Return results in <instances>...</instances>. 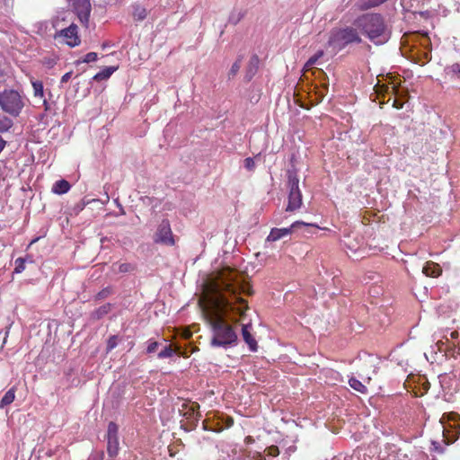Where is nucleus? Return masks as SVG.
<instances>
[{"instance_id":"nucleus-7","label":"nucleus","mask_w":460,"mask_h":460,"mask_svg":"<svg viewBox=\"0 0 460 460\" xmlns=\"http://www.w3.org/2000/svg\"><path fill=\"white\" fill-rule=\"evenodd\" d=\"M154 242L166 246L174 245L175 241L168 220L164 219L159 224L154 235Z\"/></svg>"},{"instance_id":"nucleus-20","label":"nucleus","mask_w":460,"mask_h":460,"mask_svg":"<svg viewBox=\"0 0 460 460\" xmlns=\"http://www.w3.org/2000/svg\"><path fill=\"white\" fill-rule=\"evenodd\" d=\"M349 384L350 387H352L354 390L365 394L367 393L366 385H363L359 380H358L355 377H350L349 380Z\"/></svg>"},{"instance_id":"nucleus-1","label":"nucleus","mask_w":460,"mask_h":460,"mask_svg":"<svg viewBox=\"0 0 460 460\" xmlns=\"http://www.w3.org/2000/svg\"><path fill=\"white\" fill-rule=\"evenodd\" d=\"M239 293L250 294L251 288L230 269L224 270L217 279H209L202 286L199 305L211 326V345L214 347L226 348L236 344L237 334L225 317L232 313L238 314L240 321H245L248 306L243 299L237 296Z\"/></svg>"},{"instance_id":"nucleus-35","label":"nucleus","mask_w":460,"mask_h":460,"mask_svg":"<svg viewBox=\"0 0 460 460\" xmlns=\"http://www.w3.org/2000/svg\"><path fill=\"white\" fill-rule=\"evenodd\" d=\"M268 453L271 456H276L279 455V448L277 447H270L268 448Z\"/></svg>"},{"instance_id":"nucleus-42","label":"nucleus","mask_w":460,"mask_h":460,"mask_svg":"<svg viewBox=\"0 0 460 460\" xmlns=\"http://www.w3.org/2000/svg\"><path fill=\"white\" fill-rule=\"evenodd\" d=\"M349 248L350 250H354V251H356V250H357L356 248L351 247V246H349Z\"/></svg>"},{"instance_id":"nucleus-32","label":"nucleus","mask_w":460,"mask_h":460,"mask_svg":"<svg viewBox=\"0 0 460 460\" xmlns=\"http://www.w3.org/2000/svg\"><path fill=\"white\" fill-rule=\"evenodd\" d=\"M244 167L248 170V171H253L254 168H255V162L253 160V158L252 157H248L244 160Z\"/></svg>"},{"instance_id":"nucleus-28","label":"nucleus","mask_w":460,"mask_h":460,"mask_svg":"<svg viewBox=\"0 0 460 460\" xmlns=\"http://www.w3.org/2000/svg\"><path fill=\"white\" fill-rule=\"evenodd\" d=\"M111 305H105L98 308L95 312L98 318L102 317V315L108 314L110 312Z\"/></svg>"},{"instance_id":"nucleus-37","label":"nucleus","mask_w":460,"mask_h":460,"mask_svg":"<svg viewBox=\"0 0 460 460\" xmlns=\"http://www.w3.org/2000/svg\"><path fill=\"white\" fill-rule=\"evenodd\" d=\"M259 59L256 56H253L250 60V66H254V70L257 69Z\"/></svg>"},{"instance_id":"nucleus-23","label":"nucleus","mask_w":460,"mask_h":460,"mask_svg":"<svg viewBox=\"0 0 460 460\" xmlns=\"http://www.w3.org/2000/svg\"><path fill=\"white\" fill-rule=\"evenodd\" d=\"M385 1L386 0H367L366 2H364V3H362L360 4V7L362 9H368V8H371V7L377 6V5L383 4Z\"/></svg>"},{"instance_id":"nucleus-8","label":"nucleus","mask_w":460,"mask_h":460,"mask_svg":"<svg viewBox=\"0 0 460 460\" xmlns=\"http://www.w3.org/2000/svg\"><path fill=\"white\" fill-rule=\"evenodd\" d=\"M299 226L319 228V226L315 224H307L303 221H296L289 227L272 228L270 232V234L266 238V242H276L280 240L289 235L293 230L297 229Z\"/></svg>"},{"instance_id":"nucleus-5","label":"nucleus","mask_w":460,"mask_h":460,"mask_svg":"<svg viewBox=\"0 0 460 460\" xmlns=\"http://www.w3.org/2000/svg\"><path fill=\"white\" fill-rule=\"evenodd\" d=\"M439 424L446 443L448 445L454 442L460 434V416L456 412L444 413Z\"/></svg>"},{"instance_id":"nucleus-41","label":"nucleus","mask_w":460,"mask_h":460,"mask_svg":"<svg viewBox=\"0 0 460 460\" xmlns=\"http://www.w3.org/2000/svg\"><path fill=\"white\" fill-rule=\"evenodd\" d=\"M450 335H451L452 338H456L458 335V333L456 332H451Z\"/></svg>"},{"instance_id":"nucleus-39","label":"nucleus","mask_w":460,"mask_h":460,"mask_svg":"<svg viewBox=\"0 0 460 460\" xmlns=\"http://www.w3.org/2000/svg\"><path fill=\"white\" fill-rule=\"evenodd\" d=\"M4 86V75L0 74V93H2V88Z\"/></svg>"},{"instance_id":"nucleus-15","label":"nucleus","mask_w":460,"mask_h":460,"mask_svg":"<svg viewBox=\"0 0 460 460\" xmlns=\"http://www.w3.org/2000/svg\"><path fill=\"white\" fill-rule=\"evenodd\" d=\"M118 69V66H106L100 72H98L94 76L93 79L95 81H102L108 79L116 70Z\"/></svg>"},{"instance_id":"nucleus-36","label":"nucleus","mask_w":460,"mask_h":460,"mask_svg":"<svg viewBox=\"0 0 460 460\" xmlns=\"http://www.w3.org/2000/svg\"><path fill=\"white\" fill-rule=\"evenodd\" d=\"M72 76V72H67L62 77H61V80H60V83L61 84H65L66 82H68L70 80Z\"/></svg>"},{"instance_id":"nucleus-9","label":"nucleus","mask_w":460,"mask_h":460,"mask_svg":"<svg viewBox=\"0 0 460 460\" xmlns=\"http://www.w3.org/2000/svg\"><path fill=\"white\" fill-rule=\"evenodd\" d=\"M56 39L61 40L64 43L72 48L78 46L81 41L78 36V28L75 24H71L69 27L58 32Z\"/></svg>"},{"instance_id":"nucleus-4","label":"nucleus","mask_w":460,"mask_h":460,"mask_svg":"<svg viewBox=\"0 0 460 460\" xmlns=\"http://www.w3.org/2000/svg\"><path fill=\"white\" fill-rule=\"evenodd\" d=\"M23 106V99L17 91L4 89L0 93V107L4 112L12 116H18Z\"/></svg>"},{"instance_id":"nucleus-14","label":"nucleus","mask_w":460,"mask_h":460,"mask_svg":"<svg viewBox=\"0 0 460 460\" xmlns=\"http://www.w3.org/2000/svg\"><path fill=\"white\" fill-rule=\"evenodd\" d=\"M71 185L66 180L57 181L52 186V191L56 194L61 195L69 191Z\"/></svg>"},{"instance_id":"nucleus-21","label":"nucleus","mask_w":460,"mask_h":460,"mask_svg":"<svg viewBox=\"0 0 460 460\" xmlns=\"http://www.w3.org/2000/svg\"><path fill=\"white\" fill-rule=\"evenodd\" d=\"M323 56V51L319 50L314 56H312L308 61L305 63V68L309 69L313 67L314 65L318 64V60Z\"/></svg>"},{"instance_id":"nucleus-26","label":"nucleus","mask_w":460,"mask_h":460,"mask_svg":"<svg viewBox=\"0 0 460 460\" xmlns=\"http://www.w3.org/2000/svg\"><path fill=\"white\" fill-rule=\"evenodd\" d=\"M14 0H0V12H8L13 5Z\"/></svg>"},{"instance_id":"nucleus-16","label":"nucleus","mask_w":460,"mask_h":460,"mask_svg":"<svg viewBox=\"0 0 460 460\" xmlns=\"http://www.w3.org/2000/svg\"><path fill=\"white\" fill-rule=\"evenodd\" d=\"M15 399V389L13 387L9 389L0 401V408L3 409L5 406L11 404Z\"/></svg>"},{"instance_id":"nucleus-6","label":"nucleus","mask_w":460,"mask_h":460,"mask_svg":"<svg viewBox=\"0 0 460 460\" xmlns=\"http://www.w3.org/2000/svg\"><path fill=\"white\" fill-rule=\"evenodd\" d=\"M299 180L296 173L288 172V204L286 210L292 212L301 208L302 206V193L298 187Z\"/></svg>"},{"instance_id":"nucleus-34","label":"nucleus","mask_w":460,"mask_h":460,"mask_svg":"<svg viewBox=\"0 0 460 460\" xmlns=\"http://www.w3.org/2000/svg\"><path fill=\"white\" fill-rule=\"evenodd\" d=\"M241 17V13H238L236 15L233 13L229 17V22L235 24L240 21Z\"/></svg>"},{"instance_id":"nucleus-33","label":"nucleus","mask_w":460,"mask_h":460,"mask_svg":"<svg viewBox=\"0 0 460 460\" xmlns=\"http://www.w3.org/2000/svg\"><path fill=\"white\" fill-rule=\"evenodd\" d=\"M157 347L158 343L156 341H152L148 344L146 350L148 353H153L156 350Z\"/></svg>"},{"instance_id":"nucleus-40","label":"nucleus","mask_w":460,"mask_h":460,"mask_svg":"<svg viewBox=\"0 0 460 460\" xmlns=\"http://www.w3.org/2000/svg\"><path fill=\"white\" fill-rule=\"evenodd\" d=\"M120 270H121V271H127V270H128V266H127V265H125V264L121 265V266H120Z\"/></svg>"},{"instance_id":"nucleus-13","label":"nucleus","mask_w":460,"mask_h":460,"mask_svg":"<svg viewBox=\"0 0 460 460\" xmlns=\"http://www.w3.org/2000/svg\"><path fill=\"white\" fill-rule=\"evenodd\" d=\"M422 272L428 277L437 278L441 274L442 270L438 263L429 261L424 265Z\"/></svg>"},{"instance_id":"nucleus-12","label":"nucleus","mask_w":460,"mask_h":460,"mask_svg":"<svg viewBox=\"0 0 460 460\" xmlns=\"http://www.w3.org/2000/svg\"><path fill=\"white\" fill-rule=\"evenodd\" d=\"M31 83L33 88L34 97L36 99H39L45 107V110L48 111L49 109V106L44 95V87L42 82L31 79Z\"/></svg>"},{"instance_id":"nucleus-3","label":"nucleus","mask_w":460,"mask_h":460,"mask_svg":"<svg viewBox=\"0 0 460 460\" xmlns=\"http://www.w3.org/2000/svg\"><path fill=\"white\" fill-rule=\"evenodd\" d=\"M361 39L353 28L335 29L330 32L327 47L332 54H336L350 43H359Z\"/></svg>"},{"instance_id":"nucleus-10","label":"nucleus","mask_w":460,"mask_h":460,"mask_svg":"<svg viewBox=\"0 0 460 460\" xmlns=\"http://www.w3.org/2000/svg\"><path fill=\"white\" fill-rule=\"evenodd\" d=\"M72 5L82 23L86 24L88 22L91 3L90 0H70Z\"/></svg>"},{"instance_id":"nucleus-17","label":"nucleus","mask_w":460,"mask_h":460,"mask_svg":"<svg viewBox=\"0 0 460 460\" xmlns=\"http://www.w3.org/2000/svg\"><path fill=\"white\" fill-rule=\"evenodd\" d=\"M133 17L136 21H143L147 15L146 9L141 4H134L133 6Z\"/></svg>"},{"instance_id":"nucleus-29","label":"nucleus","mask_w":460,"mask_h":460,"mask_svg":"<svg viewBox=\"0 0 460 460\" xmlns=\"http://www.w3.org/2000/svg\"><path fill=\"white\" fill-rule=\"evenodd\" d=\"M96 59H97V54L95 52H89L84 57L83 62L84 63H91V62L96 61Z\"/></svg>"},{"instance_id":"nucleus-11","label":"nucleus","mask_w":460,"mask_h":460,"mask_svg":"<svg viewBox=\"0 0 460 460\" xmlns=\"http://www.w3.org/2000/svg\"><path fill=\"white\" fill-rule=\"evenodd\" d=\"M252 323L251 322L242 323V336L243 341L248 344L252 351L257 350V342L252 337Z\"/></svg>"},{"instance_id":"nucleus-18","label":"nucleus","mask_w":460,"mask_h":460,"mask_svg":"<svg viewBox=\"0 0 460 460\" xmlns=\"http://www.w3.org/2000/svg\"><path fill=\"white\" fill-rule=\"evenodd\" d=\"M108 439V446L107 450L110 456H115L119 452V438H107Z\"/></svg>"},{"instance_id":"nucleus-30","label":"nucleus","mask_w":460,"mask_h":460,"mask_svg":"<svg viewBox=\"0 0 460 460\" xmlns=\"http://www.w3.org/2000/svg\"><path fill=\"white\" fill-rule=\"evenodd\" d=\"M241 61H242V58H239L233 65H232V67L230 69V74L232 75H234L238 73L240 67H241Z\"/></svg>"},{"instance_id":"nucleus-27","label":"nucleus","mask_w":460,"mask_h":460,"mask_svg":"<svg viewBox=\"0 0 460 460\" xmlns=\"http://www.w3.org/2000/svg\"><path fill=\"white\" fill-rule=\"evenodd\" d=\"M24 263L25 261L22 258L16 259L14 271L16 273H21L25 268Z\"/></svg>"},{"instance_id":"nucleus-38","label":"nucleus","mask_w":460,"mask_h":460,"mask_svg":"<svg viewBox=\"0 0 460 460\" xmlns=\"http://www.w3.org/2000/svg\"><path fill=\"white\" fill-rule=\"evenodd\" d=\"M255 72H256V70H254V66H250L248 73H247V76L249 77V79L252 78V76L255 74Z\"/></svg>"},{"instance_id":"nucleus-25","label":"nucleus","mask_w":460,"mask_h":460,"mask_svg":"<svg viewBox=\"0 0 460 460\" xmlns=\"http://www.w3.org/2000/svg\"><path fill=\"white\" fill-rule=\"evenodd\" d=\"M118 438V426L114 422H110L107 431V438Z\"/></svg>"},{"instance_id":"nucleus-22","label":"nucleus","mask_w":460,"mask_h":460,"mask_svg":"<svg viewBox=\"0 0 460 460\" xmlns=\"http://www.w3.org/2000/svg\"><path fill=\"white\" fill-rule=\"evenodd\" d=\"M12 126V119L5 116L0 115V132L7 131Z\"/></svg>"},{"instance_id":"nucleus-2","label":"nucleus","mask_w":460,"mask_h":460,"mask_svg":"<svg viewBox=\"0 0 460 460\" xmlns=\"http://www.w3.org/2000/svg\"><path fill=\"white\" fill-rule=\"evenodd\" d=\"M356 24L375 44H384L390 39V31L383 17L377 13H367L357 19Z\"/></svg>"},{"instance_id":"nucleus-31","label":"nucleus","mask_w":460,"mask_h":460,"mask_svg":"<svg viewBox=\"0 0 460 460\" xmlns=\"http://www.w3.org/2000/svg\"><path fill=\"white\" fill-rule=\"evenodd\" d=\"M117 344H118L117 337L116 336L110 337V339L108 340V342H107V350L108 351L112 350L114 348H116Z\"/></svg>"},{"instance_id":"nucleus-24","label":"nucleus","mask_w":460,"mask_h":460,"mask_svg":"<svg viewBox=\"0 0 460 460\" xmlns=\"http://www.w3.org/2000/svg\"><path fill=\"white\" fill-rule=\"evenodd\" d=\"M176 352L171 346H166L163 350L158 353L159 358H171Z\"/></svg>"},{"instance_id":"nucleus-19","label":"nucleus","mask_w":460,"mask_h":460,"mask_svg":"<svg viewBox=\"0 0 460 460\" xmlns=\"http://www.w3.org/2000/svg\"><path fill=\"white\" fill-rule=\"evenodd\" d=\"M445 73L451 77L460 79V63H455L447 66L445 68Z\"/></svg>"}]
</instances>
